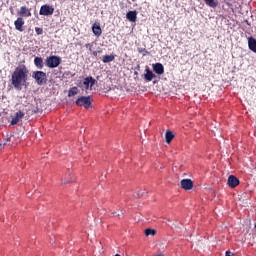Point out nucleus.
Here are the masks:
<instances>
[{
	"instance_id": "25",
	"label": "nucleus",
	"mask_w": 256,
	"mask_h": 256,
	"mask_svg": "<svg viewBox=\"0 0 256 256\" xmlns=\"http://www.w3.org/2000/svg\"><path fill=\"white\" fill-rule=\"evenodd\" d=\"M225 256H235V254H233V253H232V252H230V251H226Z\"/></svg>"
},
{
	"instance_id": "26",
	"label": "nucleus",
	"mask_w": 256,
	"mask_h": 256,
	"mask_svg": "<svg viewBox=\"0 0 256 256\" xmlns=\"http://www.w3.org/2000/svg\"><path fill=\"white\" fill-rule=\"evenodd\" d=\"M173 222V219H171V218H168L167 219V225H169V226H171V223Z\"/></svg>"
},
{
	"instance_id": "11",
	"label": "nucleus",
	"mask_w": 256,
	"mask_h": 256,
	"mask_svg": "<svg viewBox=\"0 0 256 256\" xmlns=\"http://www.w3.org/2000/svg\"><path fill=\"white\" fill-rule=\"evenodd\" d=\"M14 25L17 31L23 32V25H25V21L23 18H17V20L14 22Z\"/></svg>"
},
{
	"instance_id": "8",
	"label": "nucleus",
	"mask_w": 256,
	"mask_h": 256,
	"mask_svg": "<svg viewBox=\"0 0 256 256\" xmlns=\"http://www.w3.org/2000/svg\"><path fill=\"white\" fill-rule=\"evenodd\" d=\"M153 71L156 72L157 75H163V73H165V67L161 63H156L153 65Z\"/></svg>"
},
{
	"instance_id": "14",
	"label": "nucleus",
	"mask_w": 256,
	"mask_h": 256,
	"mask_svg": "<svg viewBox=\"0 0 256 256\" xmlns=\"http://www.w3.org/2000/svg\"><path fill=\"white\" fill-rule=\"evenodd\" d=\"M248 47L250 51L256 53V39L255 38H248Z\"/></svg>"
},
{
	"instance_id": "4",
	"label": "nucleus",
	"mask_w": 256,
	"mask_h": 256,
	"mask_svg": "<svg viewBox=\"0 0 256 256\" xmlns=\"http://www.w3.org/2000/svg\"><path fill=\"white\" fill-rule=\"evenodd\" d=\"M76 105H78V107H85V109H89V107H91V97L81 96L76 100Z\"/></svg>"
},
{
	"instance_id": "20",
	"label": "nucleus",
	"mask_w": 256,
	"mask_h": 256,
	"mask_svg": "<svg viewBox=\"0 0 256 256\" xmlns=\"http://www.w3.org/2000/svg\"><path fill=\"white\" fill-rule=\"evenodd\" d=\"M175 138V134H173V132L171 131H167L165 134V139H166V143H171V141H173V139Z\"/></svg>"
},
{
	"instance_id": "19",
	"label": "nucleus",
	"mask_w": 256,
	"mask_h": 256,
	"mask_svg": "<svg viewBox=\"0 0 256 256\" xmlns=\"http://www.w3.org/2000/svg\"><path fill=\"white\" fill-rule=\"evenodd\" d=\"M34 65L37 67V69H43V58L36 57L34 59Z\"/></svg>"
},
{
	"instance_id": "17",
	"label": "nucleus",
	"mask_w": 256,
	"mask_h": 256,
	"mask_svg": "<svg viewBox=\"0 0 256 256\" xmlns=\"http://www.w3.org/2000/svg\"><path fill=\"white\" fill-rule=\"evenodd\" d=\"M204 3H206V5L208 7H211V9H216L217 5H219V0H203Z\"/></svg>"
},
{
	"instance_id": "24",
	"label": "nucleus",
	"mask_w": 256,
	"mask_h": 256,
	"mask_svg": "<svg viewBox=\"0 0 256 256\" xmlns=\"http://www.w3.org/2000/svg\"><path fill=\"white\" fill-rule=\"evenodd\" d=\"M35 31L37 35H43V28L36 27Z\"/></svg>"
},
{
	"instance_id": "1",
	"label": "nucleus",
	"mask_w": 256,
	"mask_h": 256,
	"mask_svg": "<svg viewBox=\"0 0 256 256\" xmlns=\"http://www.w3.org/2000/svg\"><path fill=\"white\" fill-rule=\"evenodd\" d=\"M29 81V68L25 64L18 65L11 75V83L16 91H21L27 87Z\"/></svg>"
},
{
	"instance_id": "28",
	"label": "nucleus",
	"mask_w": 256,
	"mask_h": 256,
	"mask_svg": "<svg viewBox=\"0 0 256 256\" xmlns=\"http://www.w3.org/2000/svg\"><path fill=\"white\" fill-rule=\"evenodd\" d=\"M67 183H69V181H67V180H62V185H67Z\"/></svg>"
},
{
	"instance_id": "22",
	"label": "nucleus",
	"mask_w": 256,
	"mask_h": 256,
	"mask_svg": "<svg viewBox=\"0 0 256 256\" xmlns=\"http://www.w3.org/2000/svg\"><path fill=\"white\" fill-rule=\"evenodd\" d=\"M157 233V231L155 229H151V228H148L145 230V235L146 237H149V235H155Z\"/></svg>"
},
{
	"instance_id": "30",
	"label": "nucleus",
	"mask_w": 256,
	"mask_h": 256,
	"mask_svg": "<svg viewBox=\"0 0 256 256\" xmlns=\"http://www.w3.org/2000/svg\"><path fill=\"white\" fill-rule=\"evenodd\" d=\"M120 213H121L122 215H125V211H123V210H120Z\"/></svg>"
},
{
	"instance_id": "29",
	"label": "nucleus",
	"mask_w": 256,
	"mask_h": 256,
	"mask_svg": "<svg viewBox=\"0 0 256 256\" xmlns=\"http://www.w3.org/2000/svg\"><path fill=\"white\" fill-rule=\"evenodd\" d=\"M112 215H116L117 217H119V215H121V214H119L117 212H112Z\"/></svg>"
},
{
	"instance_id": "21",
	"label": "nucleus",
	"mask_w": 256,
	"mask_h": 256,
	"mask_svg": "<svg viewBox=\"0 0 256 256\" xmlns=\"http://www.w3.org/2000/svg\"><path fill=\"white\" fill-rule=\"evenodd\" d=\"M103 63H111L112 61H115L114 55H105L102 58Z\"/></svg>"
},
{
	"instance_id": "6",
	"label": "nucleus",
	"mask_w": 256,
	"mask_h": 256,
	"mask_svg": "<svg viewBox=\"0 0 256 256\" xmlns=\"http://www.w3.org/2000/svg\"><path fill=\"white\" fill-rule=\"evenodd\" d=\"M180 185L185 191H191V189H193V181L191 179L181 180Z\"/></svg>"
},
{
	"instance_id": "13",
	"label": "nucleus",
	"mask_w": 256,
	"mask_h": 256,
	"mask_svg": "<svg viewBox=\"0 0 256 256\" xmlns=\"http://www.w3.org/2000/svg\"><path fill=\"white\" fill-rule=\"evenodd\" d=\"M146 73L144 74L145 81H153L155 79L156 75L153 73V71L149 70V68H146Z\"/></svg>"
},
{
	"instance_id": "23",
	"label": "nucleus",
	"mask_w": 256,
	"mask_h": 256,
	"mask_svg": "<svg viewBox=\"0 0 256 256\" xmlns=\"http://www.w3.org/2000/svg\"><path fill=\"white\" fill-rule=\"evenodd\" d=\"M75 95H77V87L70 89L68 92V97H75Z\"/></svg>"
},
{
	"instance_id": "3",
	"label": "nucleus",
	"mask_w": 256,
	"mask_h": 256,
	"mask_svg": "<svg viewBox=\"0 0 256 256\" xmlns=\"http://www.w3.org/2000/svg\"><path fill=\"white\" fill-rule=\"evenodd\" d=\"M33 77L37 85H45L47 83V74L43 71H36Z\"/></svg>"
},
{
	"instance_id": "27",
	"label": "nucleus",
	"mask_w": 256,
	"mask_h": 256,
	"mask_svg": "<svg viewBox=\"0 0 256 256\" xmlns=\"http://www.w3.org/2000/svg\"><path fill=\"white\" fill-rule=\"evenodd\" d=\"M98 53H101V51H94L93 53H92V55H94V57H97V54Z\"/></svg>"
},
{
	"instance_id": "12",
	"label": "nucleus",
	"mask_w": 256,
	"mask_h": 256,
	"mask_svg": "<svg viewBox=\"0 0 256 256\" xmlns=\"http://www.w3.org/2000/svg\"><path fill=\"white\" fill-rule=\"evenodd\" d=\"M126 19H128V21L131 23H135V21H137V11H129L126 14Z\"/></svg>"
},
{
	"instance_id": "7",
	"label": "nucleus",
	"mask_w": 256,
	"mask_h": 256,
	"mask_svg": "<svg viewBox=\"0 0 256 256\" xmlns=\"http://www.w3.org/2000/svg\"><path fill=\"white\" fill-rule=\"evenodd\" d=\"M93 85H95V79L93 77H87L84 79L82 87L83 89H91Z\"/></svg>"
},
{
	"instance_id": "9",
	"label": "nucleus",
	"mask_w": 256,
	"mask_h": 256,
	"mask_svg": "<svg viewBox=\"0 0 256 256\" xmlns=\"http://www.w3.org/2000/svg\"><path fill=\"white\" fill-rule=\"evenodd\" d=\"M228 185L232 189H235V187H237V185H239V179H237V177H235L233 175L229 176L228 177Z\"/></svg>"
},
{
	"instance_id": "18",
	"label": "nucleus",
	"mask_w": 256,
	"mask_h": 256,
	"mask_svg": "<svg viewBox=\"0 0 256 256\" xmlns=\"http://www.w3.org/2000/svg\"><path fill=\"white\" fill-rule=\"evenodd\" d=\"M20 15H22V17H31V11H29V9H27V7L22 6L20 8Z\"/></svg>"
},
{
	"instance_id": "15",
	"label": "nucleus",
	"mask_w": 256,
	"mask_h": 256,
	"mask_svg": "<svg viewBox=\"0 0 256 256\" xmlns=\"http://www.w3.org/2000/svg\"><path fill=\"white\" fill-rule=\"evenodd\" d=\"M15 141V137L13 135L7 136V138L0 143V147H5L7 145H11Z\"/></svg>"
},
{
	"instance_id": "16",
	"label": "nucleus",
	"mask_w": 256,
	"mask_h": 256,
	"mask_svg": "<svg viewBox=\"0 0 256 256\" xmlns=\"http://www.w3.org/2000/svg\"><path fill=\"white\" fill-rule=\"evenodd\" d=\"M92 31L96 37H101V33H103L99 24H93Z\"/></svg>"
},
{
	"instance_id": "31",
	"label": "nucleus",
	"mask_w": 256,
	"mask_h": 256,
	"mask_svg": "<svg viewBox=\"0 0 256 256\" xmlns=\"http://www.w3.org/2000/svg\"><path fill=\"white\" fill-rule=\"evenodd\" d=\"M172 227H177V224L173 223V224H172Z\"/></svg>"
},
{
	"instance_id": "10",
	"label": "nucleus",
	"mask_w": 256,
	"mask_h": 256,
	"mask_svg": "<svg viewBox=\"0 0 256 256\" xmlns=\"http://www.w3.org/2000/svg\"><path fill=\"white\" fill-rule=\"evenodd\" d=\"M24 116H25V113H23L22 111H18L15 114V117L12 118L11 125H17L19 121H21V118Z\"/></svg>"
},
{
	"instance_id": "5",
	"label": "nucleus",
	"mask_w": 256,
	"mask_h": 256,
	"mask_svg": "<svg viewBox=\"0 0 256 256\" xmlns=\"http://www.w3.org/2000/svg\"><path fill=\"white\" fill-rule=\"evenodd\" d=\"M55 8L49 5H43L40 8V15H44L45 17H49V15H53Z\"/></svg>"
},
{
	"instance_id": "2",
	"label": "nucleus",
	"mask_w": 256,
	"mask_h": 256,
	"mask_svg": "<svg viewBox=\"0 0 256 256\" xmlns=\"http://www.w3.org/2000/svg\"><path fill=\"white\" fill-rule=\"evenodd\" d=\"M61 65V58L58 56H50L46 59V67L50 69H55V67H59Z\"/></svg>"
}]
</instances>
